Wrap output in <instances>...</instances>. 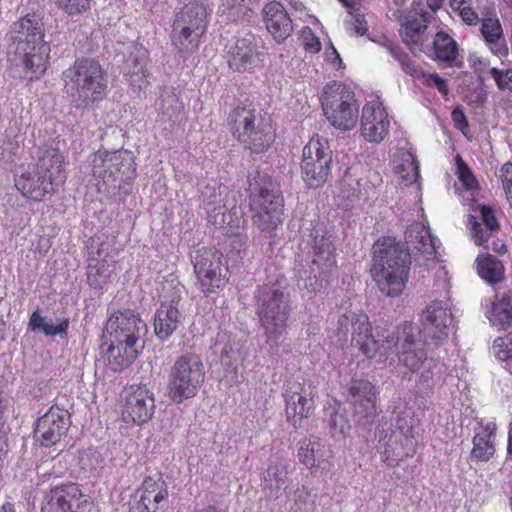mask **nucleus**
Here are the masks:
<instances>
[{
  "instance_id": "1",
  "label": "nucleus",
  "mask_w": 512,
  "mask_h": 512,
  "mask_svg": "<svg viewBox=\"0 0 512 512\" xmlns=\"http://www.w3.org/2000/svg\"><path fill=\"white\" fill-rule=\"evenodd\" d=\"M352 329V345L357 347L363 355L377 362H385L394 352L400 362L411 371L416 368V342L413 322H405L398 326L391 339L380 343L372 333L369 317L363 311H349L339 317L337 322L338 333L347 335Z\"/></svg>"
},
{
  "instance_id": "2",
  "label": "nucleus",
  "mask_w": 512,
  "mask_h": 512,
  "mask_svg": "<svg viewBox=\"0 0 512 512\" xmlns=\"http://www.w3.org/2000/svg\"><path fill=\"white\" fill-rule=\"evenodd\" d=\"M14 55L19 60L29 81L39 80L50 66L51 46L45 41L43 17L39 12H28L10 26Z\"/></svg>"
},
{
  "instance_id": "3",
  "label": "nucleus",
  "mask_w": 512,
  "mask_h": 512,
  "mask_svg": "<svg viewBox=\"0 0 512 512\" xmlns=\"http://www.w3.org/2000/svg\"><path fill=\"white\" fill-rule=\"evenodd\" d=\"M411 254L405 242L394 236H380L372 246L370 274L381 293L402 294L409 279Z\"/></svg>"
},
{
  "instance_id": "4",
  "label": "nucleus",
  "mask_w": 512,
  "mask_h": 512,
  "mask_svg": "<svg viewBox=\"0 0 512 512\" xmlns=\"http://www.w3.org/2000/svg\"><path fill=\"white\" fill-rule=\"evenodd\" d=\"M13 176L23 198L37 203L50 199L67 179L64 155L57 148H47L36 163L20 165Z\"/></svg>"
},
{
  "instance_id": "5",
  "label": "nucleus",
  "mask_w": 512,
  "mask_h": 512,
  "mask_svg": "<svg viewBox=\"0 0 512 512\" xmlns=\"http://www.w3.org/2000/svg\"><path fill=\"white\" fill-rule=\"evenodd\" d=\"M109 347L106 351L108 365L113 371L130 366L142 349L141 339L147 333V325L138 313L124 309L111 315L106 323Z\"/></svg>"
},
{
  "instance_id": "6",
  "label": "nucleus",
  "mask_w": 512,
  "mask_h": 512,
  "mask_svg": "<svg viewBox=\"0 0 512 512\" xmlns=\"http://www.w3.org/2000/svg\"><path fill=\"white\" fill-rule=\"evenodd\" d=\"M227 125L232 136L254 154L268 151L276 139V128L272 119L248 101L231 109Z\"/></svg>"
},
{
  "instance_id": "7",
  "label": "nucleus",
  "mask_w": 512,
  "mask_h": 512,
  "mask_svg": "<svg viewBox=\"0 0 512 512\" xmlns=\"http://www.w3.org/2000/svg\"><path fill=\"white\" fill-rule=\"evenodd\" d=\"M64 86L79 106L90 107L105 100L109 93V76L95 58L80 57L62 73Z\"/></svg>"
},
{
  "instance_id": "8",
  "label": "nucleus",
  "mask_w": 512,
  "mask_h": 512,
  "mask_svg": "<svg viewBox=\"0 0 512 512\" xmlns=\"http://www.w3.org/2000/svg\"><path fill=\"white\" fill-rule=\"evenodd\" d=\"M209 21L210 13L199 1L186 3L174 14L170 40L181 57L187 58L199 50Z\"/></svg>"
},
{
  "instance_id": "9",
  "label": "nucleus",
  "mask_w": 512,
  "mask_h": 512,
  "mask_svg": "<svg viewBox=\"0 0 512 512\" xmlns=\"http://www.w3.org/2000/svg\"><path fill=\"white\" fill-rule=\"evenodd\" d=\"M284 277L259 286L255 293L256 313L268 338L277 339L285 331L290 316L289 296L285 295Z\"/></svg>"
},
{
  "instance_id": "10",
  "label": "nucleus",
  "mask_w": 512,
  "mask_h": 512,
  "mask_svg": "<svg viewBox=\"0 0 512 512\" xmlns=\"http://www.w3.org/2000/svg\"><path fill=\"white\" fill-rule=\"evenodd\" d=\"M91 166L99 192L120 190L136 177L135 157L129 150H98L92 157Z\"/></svg>"
},
{
  "instance_id": "11",
  "label": "nucleus",
  "mask_w": 512,
  "mask_h": 512,
  "mask_svg": "<svg viewBox=\"0 0 512 512\" xmlns=\"http://www.w3.org/2000/svg\"><path fill=\"white\" fill-rule=\"evenodd\" d=\"M323 115L335 129L345 132L356 127L359 103L355 92L338 81L327 83L319 97Z\"/></svg>"
},
{
  "instance_id": "12",
  "label": "nucleus",
  "mask_w": 512,
  "mask_h": 512,
  "mask_svg": "<svg viewBox=\"0 0 512 512\" xmlns=\"http://www.w3.org/2000/svg\"><path fill=\"white\" fill-rule=\"evenodd\" d=\"M205 382V368L201 357L188 352L179 356L168 374L167 394L177 404L194 398Z\"/></svg>"
},
{
  "instance_id": "13",
  "label": "nucleus",
  "mask_w": 512,
  "mask_h": 512,
  "mask_svg": "<svg viewBox=\"0 0 512 512\" xmlns=\"http://www.w3.org/2000/svg\"><path fill=\"white\" fill-rule=\"evenodd\" d=\"M208 222L216 229L222 230L224 235L233 238L231 246L239 253L246 245L245 219L236 201L228 197V193L218 202H209L207 205Z\"/></svg>"
},
{
  "instance_id": "14",
  "label": "nucleus",
  "mask_w": 512,
  "mask_h": 512,
  "mask_svg": "<svg viewBox=\"0 0 512 512\" xmlns=\"http://www.w3.org/2000/svg\"><path fill=\"white\" fill-rule=\"evenodd\" d=\"M332 150L329 141L318 134L311 137L302 153L301 172L309 188H319L331 174Z\"/></svg>"
},
{
  "instance_id": "15",
  "label": "nucleus",
  "mask_w": 512,
  "mask_h": 512,
  "mask_svg": "<svg viewBox=\"0 0 512 512\" xmlns=\"http://www.w3.org/2000/svg\"><path fill=\"white\" fill-rule=\"evenodd\" d=\"M421 322L418 343L422 342L427 352H433L447 339L453 322L449 303L441 300L431 301L422 312Z\"/></svg>"
},
{
  "instance_id": "16",
  "label": "nucleus",
  "mask_w": 512,
  "mask_h": 512,
  "mask_svg": "<svg viewBox=\"0 0 512 512\" xmlns=\"http://www.w3.org/2000/svg\"><path fill=\"white\" fill-rule=\"evenodd\" d=\"M253 225L262 232L271 233L283 222L284 200L273 185L250 195Z\"/></svg>"
},
{
  "instance_id": "17",
  "label": "nucleus",
  "mask_w": 512,
  "mask_h": 512,
  "mask_svg": "<svg viewBox=\"0 0 512 512\" xmlns=\"http://www.w3.org/2000/svg\"><path fill=\"white\" fill-rule=\"evenodd\" d=\"M193 270L199 289L205 295L222 290L226 283V274L222 269V254L209 247H200L191 254Z\"/></svg>"
},
{
  "instance_id": "18",
  "label": "nucleus",
  "mask_w": 512,
  "mask_h": 512,
  "mask_svg": "<svg viewBox=\"0 0 512 512\" xmlns=\"http://www.w3.org/2000/svg\"><path fill=\"white\" fill-rule=\"evenodd\" d=\"M92 504L81 485L69 481L51 486L44 492L40 512H86Z\"/></svg>"
},
{
  "instance_id": "19",
  "label": "nucleus",
  "mask_w": 512,
  "mask_h": 512,
  "mask_svg": "<svg viewBox=\"0 0 512 512\" xmlns=\"http://www.w3.org/2000/svg\"><path fill=\"white\" fill-rule=\"evenodd\" d=\"M169 502V488L158 473L146 476L129 500L128 512H159Z\"/></svg>"
},
{
  "instance_id": "20",
  "label": "nucleus",
  "mask_w": 512,
  "mask_h": 512,
  "mask_svg": "<svg viewBox=\"0 0 512 512\" xmlns=\"http://www.w3.org/2000/svg\"><path fill=\"white\" fill-rule=\"evenodd\" d=\"M432 18L433 15L431 13L418 12V49L429 57L447 63L450 67L462 68L463 61L458 59V45L447 33H433L431 44H425L423 37L424 31L427 29L425 24Z\"/></svg>"
},
{
  "instance_id": "21",
  "label": "nucleus",
  "mask_w": 512,
  "mask_h": 512,
  "mask_svg": "<svg viewBox=\"0 0 512 512\" xmlns=\"http://www.w3.org/2000/svg\"><path fill=\"white\" fill-rule=\"evenodd\" d=\"M316 393L312 384L289 382L283 392L285 416L289 424L299 428L315 412Z\"/></svg>"
},
{
  "instance_id": "22",
  "label": "nucleus",
  "mask_w": 512,
  "mask_h": 512,
  "mask_svg": "<svg viewBox=\"0 0 512 512\" xmlns=\"http://www.w3.org/2000/svg\"><path fill=\"white\" fill-rule=\"evenodd\" d=\"M310 237L308 254L311 257V273L315 278L327 280L337 267L336 246L332 234L325 227L316 226Z\"/></svg>"
},
{
  "instance_id": "23",
  "label": "nucleus",
  "mask_w": 512,
  "mask_h": 512,
  "mask_svg": "<svg viewBox=\"0 0 512 512\" xmlns=\"http://www.w3.org/2000/svg\"><path fill=\"white\" fill-rule=\"evenodd\" d=\"M155 398L151 390L142 385H131L122 393L120 416L125 423L142 425L155 412Z\"/></svg>"
},
{
  "instance_id": "24",
  "label": "nucleus",
  "mask_w": 512,
  "mask_h": 512,
  "mask_svg": "<svg viewBox=\"0 0 512 512\" xmlns=\"http://www.w3.org/2000/svg\"><path fill=\"white\" fill-rule=\"evenodd\" d=\"M228 67L237 73H253L264 61L263 48L253 34L237 38L227 50Z\"/></svg>"
},
{
  "instance_id": "25",
  "label": "nucleus",
  "mask_w": 512,
  "mask_h": 512,
  "mask_svg": "<svg viewBox=\"0 0 512 512\" xmlns=\"http://www.w3.org/2000/svg\"><path fill=\"white\" fill-rule=\"evenodd\" d=\"M69 426L70 415L68 411L53 405L37 419L34 429L35 441L41 447H52L66 434Z\"/></svg>"
},
{
  "instance_id": "26",
  "label": "nucleus",
  "mask_w": 512,
  "mask_h": 512,
  "mask_svg": "<svg viewBox=\"0 0 512 512\" xmlns=\"http://www.w3.org/2000/svg\"><path fill=\"white\" fill-rule=\"evenodd\" d=\"M297 458L311 472H329L334 467V452L331 445L315 435L299 441Z\"/></svg>"
},
{
  "instance_id": "27",
  "label": "nucleus",
  "mask_w": 512,
  "mask_h": 512,
  "mask_svg": "<svg viewBox=\"0 0 512 512\" xmlns=\"http://www.w3.org/2000/svg\"><path fill=\"white\" fill-rule=\"evenodd\" d=\"M377 451L382 462L388 466L395 467L416 452V441L413 435L406 434L400 427L385 435L377 446Z\"/></svg>"
},
{
  "instance_id": "28",
  "label": "nucleus",
  "mask_w": 512,
  "mask_h": 512,
  "mask_svg": "<svg viewBox=\"0 0 512 512\" xmlns=\"http://www.w3.org/2000/svg\"><path fill=\"white\" fill-rule=\"evenodd\" d=\"M390 120L383 103L379 100L367 102L362 108L361 136L368 142L380 143L388 135Z\"/></svg>"
},
{
  "instance_id": "29",
  "label": "nucleus",
  "mask_w": 512,
  "mask_h": 512,
  "mask_svg": "<svg viewBox=\"0 0 512 512\" xmlns=\"http://www.w3.org/2000/svg\"><path fill=\"white\" fill-rule=\"evenodd\" d=\"M347 401L359 420L372 419L377 414V390L368 380L352 378L348 387Z\"/></svg>"
},
{
  "instance_id": "30",
  "label": "nucleus",
  "mask_w": 512,
  "mask_h": 512,
  "mask_svg": "<svg viewBox=\"0 0 512 512\" xmlns=\"http://www.w3.org/2000/svg\"><path fill=\"white\" fill-rule=\"evenodd\" d=\"M263 21L268 32L277 42H283L293 32L292 20L278 1H271L263 8Z\"/></svg>"
},
{
  "instance_id": "31",
  "label": "nucleus",
  "mask_w": 512,
  "mask_h": 512,
  "mask_svg": "<svg viewBox=\"0 0 512 512\" xmlns=\"http://www.w3.org/2000/svg\"><path fill=\"white\" fill-rule=\"evenodd\" d=\"M105 242H101L95 252H91L87 264V282L93 288H101L106 284L115 270V263L101 258L105 252Z\"/></svg>"
},
{
  "instance_id": "32",
  "label": "nucleus",
  "mask_w": 512,
  "mask_h": 512,
  "mask_svg": "<svg viewBox=\"0 0 512 512\" xmlns=\"http://www.w3.org/2000/svg\"><path fill=\"white\" fill-rule=\"evenodd\" d=\"M418 239V274L425 271H430L436 267L438 263V249L440 247V241L437 237L431 234L430 228L422 224L421 231Z\"/></svg>"
},
{
  "instance_id": "33",
  "label": "nucleus",
  "mask_w": 512,
  "mask_h": 512,
  "mask_svg": "<svg viewBox=\"0 0 512 512\" xmlns=\"http://www.w3.org/2000/svg\"><path fill=\"white\" fill-rule=\"evenodd\" d=\"M180 316L177 302L172 300L170 303H161L154 318V330L157 337L161 340L168 339L177 329Z\"/></svg>"
},
{
  "instance_id": "34",
  "label": "nucleus",
  "mask_w": 512,
  "mask_h": 512,
  "mask_svg": "<svg viewBox=\"0 0 512 512\" xmlns=\"http://www.w3.org/2000/svg\"><path fill=\"white\" fill-rule=\"evenodd\" d=\"M127 63L129 67L127 76L129 77L130 84L139 90L146 88L149 83V71L147 69L149 63L148 50L143 47L135 48L130 53Z\"/></svg>"
},
{
  "instance_id": "35",
  "label": "nucleus",
  "mask_w": 512,
  "mask_h": 512,
  "mask_svg": "<svg viewBox=\"0 0 512 512\" xmlns=\"http://www.w3.org/2000/svg\"><path fill=\"white\" fill-rule=\"evenodd\" d=\"M495 431V423L491 422L485 426H480L479 431L473 437V448L470 453L471 459L487 462L493 457L495 453Z\"/></svg>"
},
{
  "instance_id": "36",
  "label": "nucleus",
  "mask_w": 512,
  "mask_h": 512,
  "mask_svg": "<svg viewBox=\"0 0 512 512\" xmlns=\"http://www.w3.org/2000/svg\"><path fill=\"white\" fill-rule=\"evenodd\" d=\"M393 171L398 184L409 187L416 182V158L406 149L400 148L393 158Z\"/></svg>"
},
{
  "instance_id": "37",
  "label": "nucleus",
  "mask_w": 512,
  "mask_h": 512,
  "mask_svg": "<svg viewBox=\"0 0 512 512\" xmlns=\"http://www.w3.org/2000/svg\"><path fill=\"white\" fill-rule=\"evenodd\" d=\"M493 326L508 329L512 327V294L504 292L496 296L488 316Z\"/></svg>"
},
{
  "instance_id": "38",
  "label": "nucleus",
  "mask_w": 512,
  "mask_h": 512,
  "mask_svg": "<svg viewBox=\"0 0 512 512\" xmlns=\"http://www.w3.org/2000/svg\"><path fill=\"white\" fill-rule=\"evenodd\" d=\"M478 275L489 284H497L504 279L502 262L491 254L479 255L475 260Z\"/></svg>"
},
{
  "instance_id": "39",
  "label": "nucleus",
  "mask_w": 512,
  "mask_h": 512,
  "mask_svg": "<svg viewBox=\"0 0 512 512\" xmlns=\"http://www.w3.org/2000/svg\"><path fill=\"white\" fill-rule=\"evenodd\" d=\"M289 466L282 458L271 460L264 473L263 487L272 491H278L284 487L288 481Z\"/></svg>"
},
{
  "instance_id": "40",
  "label": "nucleus",
  "mask_w": 512,
  "mask_h": 512,
  "mask_svg": "<svg viewBox=\"0 0 512 512\" xmlns=\"http://www.w3.org/2000/svg\"><path fill=\"white\" fill-rule=\"evenodd\" d=\"M325 413L328 416L327 424L332 437H343L345 438L350 429L351 425L347 417L346 409L340 402H334L325 409Z\"/></svg>"
},
{
  "instance_id": "41",
  "label": "nucleus",
  "mask_w": 512,
  "mask_h": 512,
  "mask_svg": "<svg viewBox=\"0 0 512 512\" xmlns=\"http://www.w3.org/2000/svg\"><path fill=\"white\" fill-rule=\"evenodd\" d=\"M441 364L434 359L433 356L428 357L425 354V359L418 365V372L421 371V380L424 385V392L422 398L427 402L430 398L431 388L434 385V376L441 373Z\"/></svg>"
},
{
  "instance_id": "42",
  "label": "nucleus",
  "mask_w": 512,
  "mask_h": 512,
  "mask_svg": "<svg viewBox=\"0 0 512 512\" xmlns=\"http://www.w3.org/2000/svg\"><path fill=\"white\" fill-rule=\"evenodd\" d=\"M384 46L391 56L400 64L402 71L407 75L415 77L416 67L413 58L391 41H387Z\"/></svg>"
},
{
  "instance_id": "43",
  "label": "nucleus",
  "mask_w": 512,
  "mask_h": 512,
  "mask_svg": "<svg viewBox=\"0 0 512 512\" xmlns=\"http://www.w3.org/2000/svg\"><path fill=\"white\" fill-rule=\"evenodd\" d=\"M258 4V0H222L221 11L228 13L233 18L244 16L252 11Z\"/></svg>"
},
{
  "instance_id": "44",
  "label": "nucleus",
  "mask_w": 512,
  "mask_h": 512,
  "mask_svg": "<svg viewBox=\"0 0 512 512\" xmlns=\"http://www.w3.org/2000/svg\"><path fill=\"white\" fill-rule=\"evenodd\" d=\"M402 23L400 29V35L403 42L409 47L412 53H414L416 45V18L413 15L409 17L400 16Z\"/></svg>"
},
{
  "instance_id": "45",
  "label": "nucleus",
  "mask_w": 512,
  "mask_h": 512,
  "mask_svg": "<svg viewBox=\"0 0 512 512\" xmlns=\"http://www.w3.org/2000/svg\"><path fill=\"white\" fill-rule=\"evenodd\" d=\"M93 0H55L56 5L69 16L88 12Z\"/></svg>"
},
{
  "instance_id": "46",
  "label": "nucleus",
  "mask_w": 512,
  "mask_h": 512,
  "mask_svg": "<svg viewBox=\"0 0 512 512\" xmlns=\"http://www.w3.org/2000/svg\"><path fill=\"white\" fill-rule=\"evenodd\" d=\"M481 34L488 43H496L502 37V27L499 20L495 17L484 19Z\"/></svg>"
},
{
  "instance_id": "47",
  "label": "nucleus",
  "mask_w": 512,
  "mask_h": 512,
  "mask_svg": "<svg viewBox=\"0 0 512 512\" xmlns=\"http://www.w3.org/2000/svg\"><path fill=\"white\" fill-rule=\"evenodd\" d=\"M492 350L499 360L512 359V338L498 337L493 343Z\"/></svg>"
},
{
  "instance_id": "48",
  "label": "nucleus",
  "mask_w": 512,
  "mask_h": 512,
  "mask_svg": "<svg viewBox=\"0 0 512 512\" xmlns=\"http://www.w3.org/2000/svg\"><path fill=\"white\" fill-rule=\"evenodd\" d=\"M421 78L425 86L436 88L443 96L449 94L450 89L447 80L437 73H422Z\"/></svg>"
},
{
  "instance_id": "49",
  "label": "nucleus",
  "mask_w": 512,
  "mask_h": 512,
  "mask_svg": "<svg viewBox=\"0 0 512 512\" xmlns=\"http://www.w3.org/2000/svg\"><path fill=\"white\" fill-rule=\"evenodd\" d=\"M221 362L227 366H232L238 360L242 359L241 347L238 342L233 341L229 342L220 355Z\"/></svg>"
},
{
  "instance_id": "50",
  "label": "nucleus",
  "mask_w": 512,
  "mask_h": 512,
  "mask_svg": "<svg viewBox=\"0 0 512 512\" xmlns=\"http://www.w3.org/2000/svg\"><path fill=\"white\" fill-rule=\"evenodd\" d=\"M489 73L494 78L499 89H506L512 92V69L503 71L494 67L490 69Z\"/></svg>"
},
{
  "instance_id": "51",
  "label": "nucleus",
  "mask_w": 512,
  "mask_h": 512,
  "mask_svg": "<svg viewBox=\"0 0 512 512\" xmlns=\"http://www.w3.org/2000/svg\"><path fill=\"white\" fill-rule=\"evenodd\" d=\"M457 174L459 180L464 184L467 189H472L477 184V181L472 174L467 164L462 160L460 156H457Z\"/></svg>"
},
{
  "instance_id": "52",
  "label": "nucleus",
  "mask_w": 512,
  "mask_h": 512,
  "mask_svg": "<svg viewBox=\"0 0 512 512\" xmlns=\"http://www.w3.org/2000/svg\"><path fill=\"white\" fill-rule=\"evenodd\" d=\"M311 489L306 485H301L297 487L294 491V506L297 507L298 510H301L303 507L307 506L310 502L314 505V501H311Z\"/></svg>"
},
{
  "instance_id": "53",
  "label": "nucleus",
  "mask_w": 512,
  "mask_h": 512,
  "mask_svg": "<svg viewBox=\"0 0 512 512\" xmlns=\"http://www.w3.org/2000/svg\"><path fill=\"white\" fill-rule=\"evenodd\" d=\"M496 229H490L485 227L482 223L474 221L472 223V236L477 245L484 244L491 235L492 231Z\"/></svg>"
},
{
  "instance_id": "54",
  "label": "nucleus",
  "mask_w": 512,
  "mask_h": 512,
  "mask_svg": "<svg viewBox=\"0 0 512 512\" xmlns=\"http://www.w3.org/2000/svg\"><path fill=\"white\" fill-rule=\"evenodd\" d=\"M451 118L455 128L460 130L463 134H466V131L469 128V123L461 106L458 105L453 109Z\"/></svg>"
},
{
  "instance_id": "55",
  "label": "nucleus",
  "mask_w": 512,
  "mask_h": 512,
  "mask_svg": "<svg viewBox=\"0 0 512 512\" xmlns=\"http://www.w3.org/2000/svg\"><path fill=\"white\" fill-rule=\"evenodd\" d=\"M69 327V320L64 318L57 325L46 324L44 327L43 333L46 336H56L60 335L61 337H67Z\"/></svg>"
},
{
  "instance_id": "56",
  "label": "nucleus",
  "mask_w": 512,
  "mask_h": 512,
  "mask_svg": "<svg viewBox=\"0 0 512 512\" xmlns=\"http://www.w3.org/2000/svg\"><path fill=\"white\" fill-rule=\"evenodd\" d=\"M501 180L508 199H512V163L508 162L502 166Z\"/></svg>"
},
{
  "instance_id": "57",
  "label": "nucleus",
  "mask_w": 512,
  "mask_h": 512,
  "mask_svg": "<svg viewBox=\"0 0 512 512\" xmlns=\"http://www.w3.org/2000/svg\"><path fill=\"white\" fill-rule=\"evenodd\" d=\"M480 214H481V223L490 229H499V223L496 219V216L493 212V210L485 205H482L480 207Z\"/></svg>"
},
{
  "instance_id": "58",
  "label": "nucleus",
  "mask_w": 512,
  "mask_h": 512,
  "mask_svg": "<svg viewBox=\"0 0 512 512\" xmlns=\"http://www.w3.org/2000/svg\"><path fill=\"white\" fill-rule=\"evenodd\" d=\"M304 50L310 53H317L321 50V43L314 33L308 29L307 32H303Z\"/></svg>"
},
{
  "instance_id": "59",
  "label": "nucleus",
  "mask_w": 512,
  "mask_h": 512,
  "mask_svg": "<svg viewBox=\"0 0 512 512\" xmlns=\"http://www.w3.org/2000/svg\"><path fill=\"white\" fill-rule=\"evenodd\" d=\"M458 14L461 19L468 25H476L479 22L478 14L470 6L461 9Z\"/></svg>"
},
{
  "instance_id": "60",
  "label": "nucleus",
  "mask_w": 512,
  "mask_h": 512,
  "mask_svg": "<svg viewBox=\"0 0 512 512\" xmlns=\"http://www.w3.org/2000/svg\"><path fill=\"white\" fill-rule=\"evenodd\" d=\"M45 323L44 318L40 315L39 311L36 310L32 313L29 320V326L32 330H44Z\"/></svg>"
},
{
  "instance_id": "61",
  "label": "nucleus",
  "mask_w": 512,
  "mask_h": 512,
  "mask_svg": "<svg viewBox=\"0 0 512 512\" xmlns=\"http://www.w3.org/2000/svg\"><path fill=\"white\" fill-rule=\"evenodd\" d=\"M51 247V241L46 236H40L35 247V251L39 254H46Z\"/></svg>"
},
{
  "instance_id": "62",
  "label": "nucleus",
  "mask_w": 512,
  "mask_h": 512,
  "mask_svg": "<svg viewBox=\"0 0 512 512\" xmlns=\"http://www.w3.org/2000/svg\"><path fill=\"white\" fill-rule=\"evenodd\" d=\"M470 4H471V0H450L449 1L450 8L454 12H457V13L460 12L461 9H464L467 6H470Z\"/></svg>"
},
{
  "instance_id": "63",
  "label": "nucleus",
  "mask_w": 512,
  "mask_h": 512,
  "mask_svg": "<svg viewBox=\"0 0 512 512\" xmlns=\"http://www.w3.org/2000/svg\"><path fill=\"white\" fill-rule=\"evenodd\" d=\"M343 5L351 10H355L360 5V0H339Z\"/></svg>"
},
{
  "instance_id": "64",
  "label": "nucleus",
  "mask_w": 512,
  "mask_h": 512,
  "mask_svg": "<svg viewBox=\"0 0 512 512\" xmlns=\"http://www.w3.org/2000/svg\"><path fill=\"white\" fill-rule=\"evenodd\" d=\"M0 512H16L14 504L11 502H5L0 507Z\"/></svg>"
}]
</instances>
